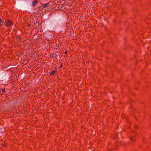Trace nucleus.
Listing matches in <instances>:
<instances>
[{"mask_svg": "<svg viewBox=\"0 0 151 151\" xmlns=\"http://www.w3.org/2000/svg\"><path fill=\"white\" fill-rule=\"evenodd\" d=\"M57 56V55L55 53H54L53 54H51L50 55V58H56Z\"/></svg>", "mask_w": 151, "mask_h": 151, "instance_id": "8", "label": "nucleus"}, {"mask_svg": "<svg viewBox=\"0 0 151 151\" xmlns=\"http://www.w3.org/2000/svg\"><path fill=\"white\" fill-rule=\"evenodd\" d=\"M68 51L67 50H66L64 52L65 54V55L67 54L68 53Z\"/></svg>", "mask_w": 151, "mask_h": 151, "instance_id": "14", "label": "nucleus"}, {"mask_svg": "<svg viewBox=\"0 0 151 151\" xmlns=\"http://www.w3.org/2000/svg\"><path fill=\"white\" fill-rule=\"evenodd\" d=\"M63 66V63H62L61 64V65H60V66L59 67V69L61 68L62 67V66Z\"/></svg>", "mask_w": 151, "mask_h": 151, "instance_id": "13", "label": "nucleus"}, {"mask_svg": "<svg viewBox=\"0 0 151 151\" xmlns=\"http://www.w3.org/2000/svg\"><path fill=\"white\" fill-rule=\"evenodd\" d=\"M135 135L136 136H137V133H136V134H135Z\"/></svg>", "mask_w": 151, "mask_h": 151, "instance_id": "20", "label": "nucleus"}, {"mask_svg": "<svg viewBox=\"0 0 151 151\" xmlns=\"http://www.w3.org/2000/svg\"><path fill=\"white\" fill-rule=\"evenodd\" d=\"M39 0H34L32 2V5L35 6L38 3Z\"/></svg>", "mask_w": 151, "mask_h": 151, "instance_id": "7", "label": "nucleus"}, {"mask_svg": "<svg viewBox=\"0 0 151 151\" xmlns=\"http://www.w3.org/2000/svg\"><path fill=\"white\" fill-rule=\"evenodd\" d=\"M56 73H57V68L56 67H55L54 68V70H52L50 72L49 75L50 76L56 75Z\"/></svg>", "mask_w": 151, "mask_h": 151, "instance_id": "5", "label": "nucleus"}, {"mask_svg": "<svg viewBox=\"0 0 151 151\" xmlns=\"http://www.w3.org/2000/svg\"><path fill=\"white\" fill-rule=\"evenodd\" d=\"M134 117H135V119H136V120H137V118L135 116H134Z\"/></svg>", "mask_w": 151, "mask_h": 151, "instance_id": "19", "label": "nucleus"}, {"mask_svg": "<svg viewBox=\"0 0 151 151\" xmlns=\"http://www.w3.org/2000/svg\"><path fill=\"white\" fill-rule=\"evenodd\" d=\"M134 128L135 129H138V126H137V125H135L134 126Z\"/></svg>", "mask_w": 151, "mask_h": 151, "instance_id": "12", "label": "nucleus"}, {"mask_svg": "<svg viewBox=\"0 0 151 151\" xmlns=\"http://www.w3.org/2000/svg\"><path fill=\"white\" fill-rule=\"evenodd\" d=\"M52 68V69H53V68Z\"/></svg>", "mask_w": 151, "mask_h": 151, "instance_id": "21", "label": "nucleus"}, {"mask_svg": "<svg viewBox=\"0 0 151 151\" xmlns=\"http://www.w3.org/2000/svg\"><path fill=\"white\" fill-rule=\"evenodd\" d=\"M132 107V105H131V106H130V107H129V109H131Z\"/></svg>", "mask_w": 151, "mask_h": 151, "instance_id": "16", "label": "nucleus"}, {"mask_svg": "<svg viewBox=\"0 0 151 151\" xmlns=\"http://www.w3.org/2000/svg\"><path fill=\"white\" fill-rule=\"evenodd\" d=\"M130 139L132 142L134 141L135 140V139L134 137H131L130 138Z\"/></svg>", "mask_w": 151, "mask_h": 151, "instance_id": "10", "label": "nucleus"}, {"mask_svg": "<svg viewBox=\"0 0 151 151\" xmlns=\"http://www.w3.org/2000/svg\"><path fill=\"white\" fill-rule=\"evenodd\" d=\"M28 6V5L27 3L24 2L22 1L17 8L21 10H24L27 9Z\"/></svg>", "mask_w": 151, "mask_h": 151, "instance_id": "2", "label": "nucleus"}, {"mask_svg": "<svg viewBox=\"0 0 151 151\" xmlns=\"http://www.w3.org/2000/svg\"><path fill=\"white\" fill-rule=\"evenodd\" d=\"M22 33V31L20 29L17 30L16 31L15 33V36L17 37V38L21 37V36Z\"/></svg>", "mask_w": 151, "mask_h": 151, "instance_id": "4", "label": "nucleus"}, {"mask_svg": "<svg viewBox=\"0 0 151 151\" xmlns=\"http://www.w3.org/2000/svg\"><path fill=\"white\" fill-rule=\"evenodd\" d=\"M4 22L0 19V26H2L4 24Z\"/></svg>", "mask_w": 151, "mask_h": 151, "instance_id": "9", "label": "nucleus"}, {"mask_svg": "<svg viewBox=\"0 0 151 151\" xmlns=\"http://www.w3.org/2000/svg\"><path fill=\"white\" fill-rule=\"evenodd\" d=\"M3 92H5V88L4 89L2 90Z\"/></svg>", "mask_w": 151, "mask_h": 151, "instance_id": "17", "label": "nucleus"}, {"mask_svg": "<svg viewBox=\"0 0 151 151\" xmlns=\"http://www.w3.org/2000/svg\"><path fill=\"white\" fill-rule=\"evenodd\" d=\"M3 75L2 74L0 75V80L3 79L2 77Z\"/></svg>", "mask_w": 151, "mask_h": 151, "instance_id": "11", "label": "nucleus"}, {"mask_svg": "<svg viewBox=\"0 0 151 151\" xmlns=\"http://www.w3.org/2000/svg\"><path fill=\"white\" fill-rule=\"evenodd\" d=\"M4 25L6 27H10L14 25V23L12 19H9L5 20Z\"/></svg>", "mask_w": 151, "mask_h": 151, "instance_id": "3", "label": "nucleus"}, {"mask_svg": "<svg viewBox=\"0 0 151 151\" xmlns=\"http://www.w3.org/2000/svg\"><path fill=\"white\" fill-rule=\"evenodd\" d=\"M52 5L51 3L50 2H49L46 4H43V8H46L47 6H50Z\"/></svg>", "mask_w": 151, "mask_h": 151, "instance_id": "6", "label": "nucleus"}, {"mask_svg": "<svg viewBox=\"0 0 151 151\" xmlns=\"http://www.w3.org/2000/svg\"><path fill=\"white\" fill-rule=\"evenodd\" d=\"M2 146L4 147L5 148L6 147V145L4 144L2 145Z\"/></svg>", "mask_w": 151, "mask_h": 151, "instance_id": "15", "label": "nucleus"}, {"mask_svg": "<svg viewBox=\"0 0 151 151\" xmlns=\"http://www.w3.org/2000/svg\"><path fill=\"white\" fill-rule=\"evenodd\" d=\"M52 21V25L53 27L58 26L62 22V20L61 16H56L53 17Z\"/></svg>", "mask_w": 151, "mask_h": 151, "instance_id": "1", "label": "nucleus"}, {"mask_svg": "<svg viewBox=\"0 0 151 151\" xmlns=\"http://www.w3.org/2000/svg\"><path fill=\"white\" fill-rule=\"evenodd\" d=\"M28 27H29V26H30V24H28Z\"/></svg>", "mask_w": 151, "mask_h": 151, "instance_id": "18", "label": "nucleus"}]
</instances>
